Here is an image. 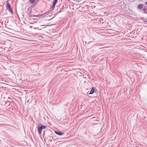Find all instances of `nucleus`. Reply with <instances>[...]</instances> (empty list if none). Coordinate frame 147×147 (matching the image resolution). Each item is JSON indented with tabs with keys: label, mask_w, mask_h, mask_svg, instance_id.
Returning <instances> with one entry per match:
<instances>
[{
	"label": "nucleus",
	"mask_w": 147,
	"mask_h": 147,
	"mask_svg": "<svg viewBox=\"0 0 147 147\" xmlns=\"http://www.w3.org/2000/svg\"><path fill=\"white\" fill-rule=\"evenodd\" d=\"M47 127V126H44L42 125L39 124L38 125V133L39 134H40L42 132V130L44 129H45Z\"/></svg>",
	"instance_id": "obj_1"
},
{
	"label": "nucleus",
	"mask_w": 147,
	"mask_h": 147,
	"mask_svg": "<svg viewBox=\"0 0 147 147\" xmlns=\"http://www.w3.org/2000/svg\"><path fill=\"white\" fill-rule=\"evenodd\" d=\"M6 8L10 12L12 13H13V11L11 8V5L8 1H7Z\"/></svg>",
	"instance_id": "obj_2"
},
{
	"label": "nucleus",
	"mask_w": 147,
	"mask_h": 147,
	"mask_svg": "<svg viewBox=\"0 0 147 147\" xmlns=\"http://www.w3.org/2000/svg\"><path fill=\"white\" fill-rule=\"evenodd\" d=\"M95 89V88L94 87H92L91 88V89L90 91V93H89V94H93L94 92Z\"/></svg>",
	"instance_id": "obj_3"
},
{
	"label": "nucleus",
	"mask_w": 147,
	"mask_h": 147,
	"mask_svg": "<svg viewBox=\"0 0 147 147\" xmlns=\"http://www.w3.org/2000/svg\"><path fill=\"white\" fill-rule=\"evenodd\" d=\"M55 133L57 135L61 136L63 134V133L62 132H59L57 131H55Z\"/></svg>",
	"instance_id": "obj_4"
},
{
	"label": "nucleus",
	"mask_w": 147,
	"mask_h": 147,
	"mask_svg": "<svg viewBox=\"0 0 147 147\" xmlns=\"http://www.w3.org/2000/svg\"><path fill=\"white\" fill-rule=\"evenodd\" d=\"M42 14H38L36 16H32V17H36V18H41L42 17Z\"/></svg>",
	"instance_id": "obj_5"
},
{
	"label": "nucleus",
	"mask_w": 147,
	"mask_h": 147,
	"mask_svg": "<svg viewBox=\"0 0 147 147\" xmlns=\"http://www.w3.org/2000/svg\"><path fill=\"white\" fill-rule=\"evenodd\" d=\"M143 5L142 4H139L138 8L139 9H141L143 8Z\"/></svg>",
	"instance_id": "obj_6"
},
{
	"label": "nucleus",
	"mask_w": 147,
	"mask_h": 147,
	"mask_svg": "<svg viewBox=\"0 0 147 147\" xmlns=\"http://www.w3.org/2000/svg\"><path fill=\"white\" fill-rule=\"evenodd\" d=\"M36 0H30L29 2L31 3H33Z\"/></svg>",
	"instance_id": "obj_7"
},
{
	"label": "nucleus",
	"mask_w": 147,
	"mask_h": 147,
	"mask_svg": "<svg viewBox=\"0 0 147 147\" xmlns=\"http://www.w3.org/2000/svg\"><path fill=\"white\" fill-rule=\"evenodd\" d=\"M57 0H55L54 2L53 3V6H54L55 5L56 3L57 2Z\"/></svg>",
	"instance_id": "obj_8"
},
{
	"label": "nucleus",
	"mask_w": 147,
	"mask_h": 147,
	"mask_svg": "<svg viewBox=\"0 0 147 147\" xmlns=\"http://www.w3.org/2000/svg\"><path fill=\"white\" fill-rule=\"evenodd\" d=\"M144 21H145V22H147V19H146V20H144Z\"/></svg>",
	"instance_id": "obj_9"
},
{
	"label": "nucleus",
	"mask_w": 147,
	"mask_h": 147,
	"mask_svg": "<svg viewBox=\"0 0 147 147\" xmlns=\"http://www.w3.org/2000/svg\"><path fill=\"white\" fill-rule=\"evenodd\" d=\"M33 19H37V18H33Z\"/></svg>",
	"instance_id": "obj_10"
},
{
	"label": "nucleus",
	"mask_w": 147,
	"mask_h": 147,
	"mask_svg": "<svg viewBox=\"0 0 147 147\" xmlns=\"http://www.w3.org/2000/svg\"><path fill=\"white\" fill-rule=\"evenodd\" d=\"M145 3L147 5V2H146Z\"/></svg>",
	"instance_id": "obj_11"
},
{
	"label": "nucleus",
	"mask_w": 147,
	"mask_h": 147,
	"mask_svg": "<svg viewBox=\"0 0 147 147\" xmlns=\"http://www.w3.org/2000/svg\"><path fill=\"white\" fill-rule=\"evenodd\" d=\"M41 26H45V25H41Z\"/></svg>",
	"instance_id": "obj_12"
}]
</instances>
